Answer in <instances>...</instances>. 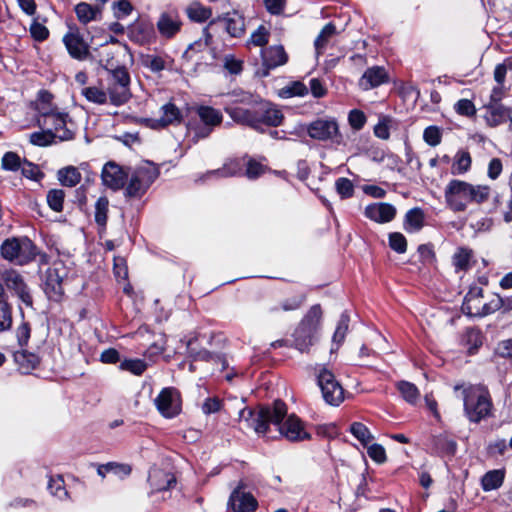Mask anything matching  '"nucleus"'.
Masks as SVG:
<instances>
[{
  "label": "nucleus",
  "mask_w": 512,
  "mask_h": 512,
  "mask_svg": "<svg viewBox=\"0 0 512 512\" xmlns=\"http://www.w3.org/2000/svg\"><path fill=\"white\" fill-rule=\"evenodd\" d=\"M503 306L504 300L499 295H493L488 301H484L482 288L473 286L464 298L462 311L471 317H484L498 311Z\"/></svg>",
  "instance_id": "obj_5"
},
{
  "label": "nucleus",
  "mask_w": 512,
  "mask_h": 512,
  "mask_svg": "<svg viewBox=\"0 0 512 512\" xmlns=\"http://www.w3.org/2000/svg\"><path fill=\"white\" fill-rule=\"evenodd\" d=\"M66 276L67 269L60 261L54 262L46 269L43 277V289L50 299H60L63 294V281Z\"/></svg>",
  "instance_id": "obj_12"
},
{
  "label": "nucleus",
  "mask_w": 512,
  "mask_h": 512,
  "mask_svg": "<svg viewBox=\"0 0 512 512\" xmlns=\"http://www.w3.org/2000/svg\"><path fill=\"white\" fill-rule=\"evenodd\" d=\"M388 80V75L384 68L375 66L365 71L360 79V86L364 90L377 87Z\"/></svg>",
  "instance_id": "obj_25"
},
{
  "label": "nucleus",
  "mask_w": 512,
  "mask_h": 512,
  "mask_svg": "<svg viewBox=\"0 0 512 512\" xmlns=\"http://www.w3.org/2000/svg\"><path fill=\"white\" fill-rule=\"evenodd\" d=\"M13 360L17 371L21 375H30L32 373V353L26 348H19L13 353Z\"/></svg>",
  "instance_id": "obj_30"
},
{
  "label": "nucleus",
  "mask_w": 512,
  "mask_h": 512,
  "mask_svg": "<svg viewBox=\"0 0 512 512\" xmlns=\"http://www.w3.org/2000/svg\"><path fill=\"white\" fill-rule=\"evenodd\" d=\"M182 21L176 12H163L158 21L159 33L165 38H172L181 29Z\"/></svg>",
  "instance_id": "obj_22"
},
{
  "label": "nucleus",
  "mask_w": 512,
  "mask_h": 512,
  "mask_svg": "<svg viewBox=\"0 0 512 512\" xmlns=\"http://www.w3.org/2000/svg\"><path fill=\"white\" fill-rule=\"evenodd\" d=\"M66 114L55 108L43 107L37 118L39 130L34 131V145L49 146L58 141L73 139V131L67 127Z\"/></svg>",
  "instance_id": "obj_3"
},
{
  "label": "nucleus",
  "mask_w": 512,
  "mask_h": 512,
  "mask_svg": "<svg viewBox=\"0 0 512 512\" xmlns=\"http://www.w3.org/2000/svg\"><path fill=\"white\" fill-rule=\"evenodd\" d=\"M505 473L503 470L488 471L481 479V486L484 491L496 490L503 484Z\"/></svg>",
  "instance_id": "obj_34"
},
{
  "label": "nucleus",
  "mask_w": 512,
  "mask_h": 512,
  "mask_svg": "<svg viewBox=\"0 0 512 512\" xmlns=\"http://www.w3.org/2000/svg\"><path fill=\"white\" fill-rule=\"evenodd\" d=\"M197 114L200 120L209 127H214L222 122V114L219 110L210 106H200L197 108Z\"/></svg>",
  "instance_id": "obj_35"
},
{
  "label": "nucleus",
  "mask_w": 512,
  "mask_h": 512,
  "mask_svg": "<svg viewBox=\"0 0 512 512\" xmlns=\"http://www.w3.org/2000/svg\"><path fill=\"white\" fill-rule=\"evenodd\" d=\"M490 194L488 185H475L459 179L450 180L444 188L446 206L455 213L464 212L470 204L486 202Z\"/></svg>",
  "instance_id": "obj_2"
},
{
  "label": "nucleus",
  "mask_w": 512,
  "mask_h": 512,
  "mask_svg": "<svg viewBox=\"0 0 512 512\" xmlns=\"http://www.w3.org/2000/svg\"><path fill=\"white\" fill-rule=\"evenodd\" d=\"M471 163L472 159L468 151H458L454 157V161L451 166V173L453 175L464 174L470 169Z\"/></svg>",
  "instance_id": "obj_36"
},
{
  "label": "nucleus",
  "mask_w": 512,
  "mask_h": 512,
  "mask_svg": "<svg viewBox=\"0 0 512 512\" xmlns=\"http://www.w3.org/2000/svg\"><path fill=\"white\" fill-rule=\"evenodd\" d=\"M349 430L363 446H367L374 439L370 430L361 422H353Z\"/></svg>",
  "instance_id": "obj_41"
},
{
  "label": "nucleus",
  "mask_w": 512,
  "mask_h": 512,
  "mask_svg": "<svg viewBox=\"0 0 512 512\" xmlns=\"http://www.w3.org/2000/svg\"><path fill=\"white\" fill-rule=\"evenodd\" d=\"M57 178L63 186L74 187L80 183L82 175L78 168L66 166L58 171Z\"/></svg>",
  "instance_id": "obj_33"
},
{
  "label": "nucleus",
  "mask_w": 512,
  "mask_h": 512,
  "mask_svg": "<svg viewBox=\"0 0 512 512\" xmlns=\"http://www.w3.org/2000/svg\"><path fill=\"white\" fill-rule=\"evenodd\" d=\"M424 141L432 147H435L441 143L442 132L437 126H429L423 132Z\"/></svg>",
  "instance_id": "obj_55"
},
{
  "label": "nucleus",
  "mask_w": 512,
  "mask_h": 512,
  "mask_svg": "<svg viewBox=\"0 0 512 512\" xmlns=\"http://www.w3.org/2000/svg\"><path fill=\"white\" fill-rule=\"evenodd\" d=\"M241 171V165L238 160H231L226 163L223 168L213 171V174H220L221 176H234Z\"/></svg>",
  "instance_id": "obj_64"
},
{
  "label": "nucleus",
  "mask_w": 512,
  "mask_h": 512,
  "mask_svg": "<svg viewBox=\"0 0 512 512\" xmlns=\"http://www.w3.org/2000/svg\"><path fill=\"white\" fill-rule=\"evenodd\" d=\"M464 411L472 422H479L487 417L491 411L492 403L488 391L482 386L464 387L462 390Z\"/></svg>",
  "instance_id": "obj_4"
},
{
  "label": "nucleus",
  "mask_w": 512,
  "mask_h": 512,
  "mask_svg": "<svg viewBox=\"0 0 512 512\" xmlns=\"http://www.w3.org/2000/svg\"><path fill=\"white\" fill-rule=\"evenodd\" d=\"M154 402L159 413L165 418H174L181 412V396L173 387L162 389Z\"/></svg>",
  "instance_id": "obj_14"
},
{
  "label": "nucleus",
  "mask_w": 512,
  "mask_h": 512,
  "mask_svg": "<svg viewBox=\"0 0 512 512\" xmlns=\"http://www.w3.org/2000/svg\"><path fill=\"white\" fill-rule=\"evenodd\" d=\"M397 389L405 401L410 404H416L420 397L418 388L411 382L400 381L397 383Z\"/></svg>",
  "instance_id": "obj_40"
},
{
  "label": "nucleus",
  "mask_w": 512,
  "mask_h": 512,
  "mask_svg": "<svg viewBox=\"0 0 512 512\" xmlns=\"http://www.w3.org/2000/svg\"><path fill=\"white\" fill-rule=\"evenodd\" d=\"M424 225V214L419 208L410 209L404 220V229L409 233L418 232Z\"/></svg>",
  "instance_id": "obj_32"
},
{
  "label": "nucleus",
  "mask_w": 512,
  "mask_h": 512,
  "mask_svg": "<svg viewBox=\"0 0 512 512\" xmlns=\"http://www.w3.org/2000/svg\"><path fill=\"white\" fill-rule=\"evenodd\" d=\"M47 488L51 495L55 496L60 500H64L68 497V492L64 486V480L61 476L50 477Z\"/></svg>",
  "instance_id": "obj_44"
},
{
  "label": "nucleus",
  "mask_w": 512,
  "mask_h": 512,
  "mask_svg": "<svg viewBox=\"0 0 512 512\" xmlns=\"http://www.w3.org/2000/svg\"><path fill=\"white\" fill-rule=\"evenodd\" d=\"M158 175L159 170L154 164L145 162L139 165L131 174L126 188L127 194L132 197L142 196Z\"/></svg>",
  "instance_id": "obj_9"
},
{
  "label": "nucleus",
  "mask_w": 512,
  "mask_h": 512,
  "mask_svg": "<svg viewBox=\"0 0 512 512\" xmlns=\"http://www.w3.org/2000/svg\"><path fill=\"white\" fill-rule=\"evenodd\" d=\"M82 95L95 104L103 105L109 102L107 92L100 87L91 86L82 89Z\"/></svg>",
  "instance_id": "obj_42"
},
{
  "label": "nucleus",
  "mask_w": 512,
  "mask_h": 512,
  "mask_svg": "<svg viewBox=\"0 0 512 512\" xmlns=\"http://www.w3.org/2000/svg\"><path fill=\"white\" fill-rule=\"evenodd\" d=\"M348 121L354 130H360L366 123V116L362 111L354 109L350 111Z\"/></svg>",
  "instance_id": "obj_62"
},
{
  "label": "nucleus",
  "mask_w": 512,
  "mask_h": 512,
  "mask_svg": "<svg viewBox=\"0 0 512 512\" xmlns=\"http://www.w3.org/2000/svg\"><path fill=\"white\" fill-rule=\"evenodd\" d=\"M128 172L115 162H108L102 169L101 179L103 184L112 189L119 190L124 187Z\"/></svg>",
  "instance_id": "obj_17"
},
{
  "label": "nucleus",
  "mask_w": 512,
  "mask_h": 512,
  "mask_svg": "<svg viewBox=\"0 0 512 512\" xmlns=\"http://www.w3.org/2000/svg\"><path fill=\"white\" fill-rule=\"evenodd\" d=\"M148 481L152 492L167 490L175 483V477L159 468H152L149 472Z\"/></svg>",
  "instance_id": "obj_24"
},
{
  "label": "nucleus",
  "mask_w": 512,
  "mask_h": 512,
  "mask_svg": "<svg viewBox=\"0 0 512 512\" xmlns=\"http://www.w3.org/2000/svg\"><path fill=\"white\" fill-rule=\"evenodd\" d=\"M308 134L311 138L326 141L334 140L338 145H345L339 135V127L333 119H318L308 126Z\"/></svg>",
  "instance_id": "obj_15"
},
{
  "label": "nucleus",
  "mask_w": 512,
  "mask_h": 512,
  "mask_svg": "<svg viewBox=\"0 0 512 512\" xmlns=\"http://www.w3.org/2000/svg\"><path fill=\"white\" fill-rule=\"evenodd\" d=\"M106 92L112 105L121 106L128 102L132 94L130 91V75L126 68L109 72Z\"/></svg>",
  "instance_id": "obj_7"
},
{
  "label": "nucleus",
  "mask_w": 512,
  "mask_h": 512,
  "mask_svg": "<svg viewBox=\"0 0 512 512\" xmlns=\"http://www.w3.org/2000/svg\"><path fill=\"white\" fill-rule=\"evenodd\" d=\"M304 302V297L299 296H293L290 298H287L283 300L280 304V306H273L269 308V312L276 313L280 310L288 312L293 311L301 307L302 303Z\"/></svg>",
  "instance_id": "obj_45"
},
{
  "label": "nucleus",
  "mask_w": 512,
  "mask_h": 512,
  "mask_svg": "<svg viewBox=\"0 0 512 512\" xmlns=\"http://www.w3.org/2000/svg\"><path fill=\"white\" fill-rule=\"evenodd\" d=\"M239 419L247 422L262 437L276 438L277 436L273 435L274 428L279 436L290 442H301L311 438L299 417L295 414L287 416V406L280 400H276L271 406H261L257 411L244 408L239 412Z\"/></svg>",
  "instance_id": "obj_1"
},
{
  "label": "nucleus",
  "mask_w": 512,
  "mask_h": 512,
  "mask_svg": "<svg viewBox=\"0 0 512 512\" xmlns=\"http://www.w3.org/2000/svg\"><path fill=\"white\" fill-rule=\"evenodd\" d=\"M322 310L319 305L312 306L294 332L295 347L300 352H307L317 339Z\"/></svg>",
  "instance_id": "obj_6"
},
{
  "label": "nucleus",
  "mask_w": 512,
  "mask_h": 512,
  "mask_svg": "<svg viewBox=\"0 0 512 512\" xmlns=\"http://www.w3.org/2000/svg\"><path fill=\"white\" fill-rule=\"evenodd\" d=\"M75 12L78 20L83 24H87L97 18L100 10L88 3L81 2L76 5Z\"/></svg>",
  "instance_id": "obj_39"
},
{
  "label": "nucleus",
  "mask_w": 512,
  "mask_h": 512,
  "mask_svg": "<svg viewBox=\"0 0 512 512\" xmlns=\"http://www.w3.org/2000/svg\"><path fill=\"white\" fill-rule=\"evenodd\" d=\"M63 42L71 57L83 60L89 53V46L77 28L70 27L64 35Z\"/></svg>",
  "instance_id": "obj_16"
},
{
  "label": "nucleus",
  "mask_w": 512,
  "mask_h": 512,
  "mask_svg": "<svg viewBox=\"0 0 512 512\" xmlns=\"http://www.w3.org/2000/svg\"><path fill=\"white\" fill-rule=\"evenodd\" d=\"M228 505L234 512H254L258 503L252 494L237 488L231 493Z\"/></svg>",
  "instance_id": "obj_19"
},
{
  "label": "nucleus",
  "mask_w": 512,
  "mask_h": 512,
  "mask_svg": "<svg viewBox=\"0 0 512 512\" xmlns=\"http://www.w3.org/2000/svg\"><path fill=\"white\" fill-rule=\"evenodd\" d=\"M21 164L20 156L12 151L6 152L1 159V168L6 171H18Z\"/></svg>",
  "instance_id": "obj_48"
},
{
  "label": "nucleus",
  "mask_w": 512,
  "mask_h": 512,
  "mask_svg": "<svg viewBox=\"0 0 512 512\" xmlns=\"http://www.w3.org/2000/svg\"><path fill=\"white\" fill-rule=\"evenodd\" d=\"M335 189L342 199L350 198L354 194V185L352 181L345 177H340L336 180Z\"/></svg>",
  "instance_id": "obj_51"
},
{
  "label": "nucleus",
  "mask_w": 512,
  "mask_h": 512,
  "mask_svg": "<svg viewBox=\"0 0 512 512\" xmlns=\"http://www.w3.org/2000/svg\"><path fill=\"white\" fill-rule=\"evenodd\" d=\"M336 34V27L332 23L326 24L317 38L315 39L314 46L316 50V54L320 55L324 52L326 49V46L330 42V40L333 38V36Z\"/></svg>",
  "instance_id": "obj_37"
},
{
  "label": "nucleus",
  "mask_w": 512,
  "mask_h": 512,
  "mask_svg": "<svg viewBox=\"0 0 512 512\" xmlns=\"http://www.w3.org/2000/svg\"><path fill=\"white\" fill-rule=\"evenodd\" d=\"M182 119L180 110L173 104L167 103L161 107V116L156 119L159 127L179 123Z\"/></svg>",
  "instance_id": "obj_28"
},
{
  "label": "nucleus",
  "mask_w": 512,
  "mask_h": 512,
  "mask_svg": "<svg viewBox=\"0 0 512 512\" xmlns=\"http://www.w3.org/2000/svg\"><path fill=\"white\" fill-rule=\"evenodd\" d=\"M317 380L323 398L327 404L339 406L344 401V389L330 370L324 367L321 368L317 375Z\"/></svg>",
  "instance_id": "obj_10"
},
{
  "label": "nucleus",
  "mask_w": 512,
  "mask_h": 512,
  "mask_svg": "<svg viewBox=\"0 0 512 512\" xmlns=\"http://www.w3.org/2000/svg\"><path fill=\"white\" fill-rule=\"evenodd\" d=\"M389 246L397 253H405L407 250V240L405 236L399 232L389 234Z\"/></svg>",
  "instance_id": "obj_57"
},
{
  "label": "nucleus",
  "mask_w": 512,
  "mask_h": 512,
  "mask_svg": "<svg viewBox=\"0 0 512 512\" xmlns=\"http://www.w3.org/2000/svg\"><path fill=\"white\" fill-rule=\"evenodd\" d=\"M1 255L19 265L26 264L32 259V243L27 237L6 239L1 245Z\"/></svg>",
  "instance_id": "obj_11"
},
{
  "label": "nucleus",
  "mask_w": 512,
  "mask_h": 512,
  "mask_svg": "<svg viewBox=\"0 0 512 512\" xmlns=\"http://www.w3.org/2000/svg\"><path fill=\"white\" fill-rule=\"evenodd\" d=\"M193 361H206V362H214L221 365V370L225 369L226 367V360L216 354H212L209 351L205 349L198 350L197 354L192 359Z\"/></svg>",
  "instance_id": "obj_56"
},
{
  "label": "nucleus",
  "mask_w": 512,
  "mask_h": 512,
  "mask_svg": "<svg viewBox=\"0 0 512 512\" xmlns=\"http://www.w3.org/2000/svg\"><path fill=\"white\" fill-rule=\"evenodd\" d=\"M348 327H349V317L346 314H342L338 321L336 330H335L333 338H332L333 345H336V349H338V347L343 343L345 336L347 334V331H348ZM333 350H334V346H332L331 351H333Z\"/></svg>",
  "instance_id": "obj_43"
},
{
  "label": "nucleus",
  "mask_w": 512,
  "mask_h": 512,
  "mask_svg": "<svg viewBox=\"0 0 512 512\" xmlns=\"http://www.w3.org/2000/svg\"><path fill=\"white\" fill-rule=\"evenodd\" d=\"M129 56L127 46L112 36L98 51L99 62L108 72L125 69L124 62Z\"/></svg>",
  "instance_id": "obj_8"
},
{
  "label": "nucleus",
  "mask_w": 512,
  "mask_h": 512,
  "mask_svg": "<svg viewBox=\"0 0 512 512\" xmlns=\"http://www.w3.org/2000/svg\"><path fill=\"white\" fill-rule=\"evenodd\" d=\"M30 324L22 323L16 330V338L19 348H26L30 339Z\"/></svg>",
  "instance_id": "obj_59"
},
{
  "label": "nucleus",
  "mask_w": 512,
  "mask_h": 512,
  "mask_svg": "<svg viewBox=\"0 0 512 512\" xmlns=\"http://www.w3.org/2000/svg\"><path fill=\"white\" fill-rule=\"evenodd\" d=\"M364 214L377 223H387L395 218L396 209L389 203H374L365 208Z\"/></svg>",
  "instance_id": "obj_20"
},
{
  "label": "nucleus",
  "mask_w": 512,
  "mask_h": 512,
  "mask_svg": "<svg viewBox=\"0 0 512 512\" xmlns=\"http://www.w3.org/2000/svg\"><path fill=\"white\" fill-rule=\"evenodd\" d=\"M472 253L466 248H459L453 255V265L457 270H466L469 266Z\"/></svg>",
  "instance_id": "obj_49"
},
{
  "label": "nucleus",
  "mask_w": 512,
  "mask_h": 512,
  "mask_svg": "<svg viewBox=\"0 0 512 512\" xmlns=\"http://www.w3.org/2000/svg\"><path fill=\"white\" fill-rule=\"evenodd\" d=\"M270 32L269 30L260 25L250 36L248 43L253 44L254 46L263 47L269 41Z\"/></svg>",
  "instance_id": "obj_53"
},
{
  "label": "nucleus",
  "mask_w": 512,
  "mask_h": 512,
  "mask_svg": "<svg viewBox=\"0 0 512 512\" xmlns=\"http://www.w3.org/2000/svg\"><path fill=\"white\" fill-rule=\"evenodd\" d=\"M390 123V118L383 117L374 127L375 136L380 139L387 140L390 137Z\"/></svg>",
  "instance_id": "obj_63"
},
{
  "label": "nucleus",
  "mask_w": 512,
  "mask_h": 512,
  "mask_svg": "<svg viewBox=\"0 0 512 512\" xmlns=\"http://www.w3.org/2000/svg\"><path fill=\"white\" fill-rule=\"evenodd\" d=\"M109 202L106 197H100L95 203V221L100 226H105L107 222Z\"/></svg>",
  "instance_id": "obj_50"
},
{
  "label": "nucleus",
  "mask_w": 512,
  "mask_h": 512,
  "mask_svg": "<svg viewBox=\"0 0 512 512\" xmlns=\"http://www.w3.org/2000/svg\"><path fill=\"white\" fill-rule=\"evenodd\" d=\"M131 35L134 40L143 44L149 43L154 39V28L151 23L140 21L131 28Z\"/></svg>",
  "instance_id": "obj_29"
},
{
  "label": "nucleus",
  "mask_w": 512,
  "mask_h": 512,
  "mask_svg": "<svg viewBox=\"0 0 512 512\" xmlns=\"http://www.w3.org/2000/svg\"><path fill=\"white\" fill-rule=\"evenodd\" d=\"M254 120H256L255 130L263 131V126L277 127L283 121L282 112L273 104L265 101H259L253 106Z\"/></svg>",
  "instance_id": "obj_13"
},
{
  "label": "nucleus",
  "mask_w": 512,
  "mask_h": 512,
  "mask_svg": "<svg viewBox=\"0 0 512 512\" xmlns=\"http://www.w3.org/2000/svg\"><path fill=\"white\" fill-rule=\"evenodd\" d=\"M5 281L7 287L13 290L23 303L27 306H32V296L29 292V287L20 274L11 271L7 274Z\"/></svg>",
  "instance_id": "obj_23"
},
{
  "label": "nucleus",
  "mask_w": 512,
  "mask_h": 512,
  "mask_svg": "<svg viewBox=\"0 0 512 512\" xmlns=\"http://www.w3.org/2000/svg\"><path fill=\"white\" fill-rule=\"evenodd\" d=\"M265 171H266V168L263 164L255 161L253 159H250V160H248V162L246 164L245 175L249 179H256L259 176H261L262 174H264Z\"/></svg>",
  "instance_id": "obj_60"
},
{
  "label": "nucleus",
  "mask_w": 512,
  "mask_h": 512,
  "mask_svg": "<svg viewBox=\"0 0 512 512\" xmlns=\"http://www.w3.org/2000/svg\"><path fill=\"white\" fill-rule=\"evenodd\" d=\"M64 198L65 193L61 189H51L46 196L49 207L55 212H61L63 210Z\"/></svg>",
  "instance_id": "obj_46"
},
{
  "label": "nucleus",
  "mask_w": 512,
  "mask_h": 512,
  "mask_svg": "<svg viewBox=\"0 0 512 512\" xmlns=\"http://www.w3.org/2000/svg\"><path fill=\"white\" fill-rule=\"evenodd\" d=\"M222 21L225 24V29L232 37H240L245 32L244 18L237 12L227 13Z\"/></svg>",
  "instance_id": "obj_26"
},
{
  "label": "nucleus",
  "mask_w": 512,
  "mask_h": 512,
  "mask_svg": "<svg viewBox=\"0 0 512 512\" xmlns=\"http://www.w3.org/2000/svg\"><path fill=\"white\" fill-rule=\"evenodd\" d=\"M367 454L368 456L376 463L383 464L387 460L386 450L385 448L377 443H370L367 446Z\"/></svg>",
  "instance_id": "obj_52"
},
{
  "label": "nucleus",
  "mask_w": 512,
  "mask_h": 512,
  "mask_svg": "<svg viewBox=\"0 0 512 512\" xmlns=\"http://www.w3.org/2000/svg\"><path fill=\"white\" fill-rule=\"evenodd\" d=\"M484 109V119L490 127H497L505 123L507 119L512 121L511 110L501 103H488Z\"/></svg>",
  "instance_id": "obj_21"
},
{
  "label": "nucleus",
  "mask_w": 512,
  "mask_h": 512,
  "mask_svg": "<svg viewBox=\"0 0 512 512\" xmlns=\"http://www.w3.org/2000/svg\"><path fill=\"white\" fill-rule=\"evenodd\" d=\"M133 10L131 3L127 0H119L113 4L114 16L117 19L127 17Z\"/></svg>",
  "instance_id": "obj_61"
},
{
  "label": "nucleus",
  "mask_w": 512,
  "mask_h": 512,
  "mask_svg": "<svg viewBox=\"0 0 512 512\" xmlns=\"http://www.w3.org/2000/svg\"><path fill=\"white\" fill-rule=\"evenodd\" d=\"M226 112L237 123L250 126L254 129L256 127V120H254L253 107L245 109L242 107L227 108Z\"/></svg>",
  "instance_id": "obj_31"
},
{
  "label": "nucleus",
  "mask_w": 512,
  "mask_h": 512,
  "mask_svg": "<svg viewBox=\"0 0 512 512\" xmlns=\"http://www.w3.org/2000/svg\"><path fill=\"white\" fill-rule=\"evenodd\" d=\"M454 109L457 114L466 116V117H472L476 114L475 105L469 99L458 100L454 105Z\"/></svg>",
  "instance_id": "obj_58"
},
{
  "label": "nucleus",
  "mask_w": 512,
  "mask_h": 512,
  "mask_svg": "<svg viewBox=\"0 0 512 512\" xmlns=\"http://www.w3.org/2000/svg\"><path fill=\"white\" fill-rule=\"evenodd\" d=\"M187 16L195 22H204L212 15V10L199 2H193L186 8Z\"/></svg>",
  "instance_id": "obj_38"
},
{
  "label": "nucleus",
  "mask_w": 512,
  "mask_h": 512,
  "mask_svg": "<svg viewBox=\"0 0 512 512\" xmlns=\"http://www.w3.org/2000/svg\"><path fill=\"white\" fill-rule=\"evenodd\" d=\"M12 326V311L8 296L0 283V332L9 330Z\"/></svg>",
  "instance_id": "obj_27"
},
{
  "label": "nucleus",
  "mask_w": 512,
  "mask_h": 512,
  "mask_svg": "<svg viewBox=\"0 0 512 512\" xmlns=\"http://www.w3.org/2000/svg\"><path fill=\"white\" fill-rule=\"evenodd\" d=\"M120 368L135 375H141L146 370L147 364L141 359H127L121 362Z\"/></svg>",
  "instance_id": "obj_54"
},
{
  "label": "nucleus",
  "mask_w": 512,
  "mask_h": 512,
  "mask_svg": "<svg viewBox=\"0 0 512 512\" xmlns=\"http://www.w3.org/2000/svg\"><path fill=\"white\" fill-rule=\"evenodd\" d=\"M262 66L265 71L263 76L269 74V70L283 66L288 62V54L282 45H272L261 51Z\"/></svg>",
  "instance_id": "obj_18"
},
{
  "label": "nucleus",
  "mask_w": 512,
  "mask_h": 512,
  "mask_svg": "<svg viewBox=\"0 0 512 512\" xmlns=\"http://www.w3.org/2000/svg\"><path fill=\"white\" fill-rule=\"evenodd\" d=\"M307 94H308V87L300 81H295V82L290 83L289 85L282 88L281 93H280V95L282 97H286V98L294 97V96L302 97Z\"/></svg>",
  "instance_id": "obj_47"
}]
</instances>
